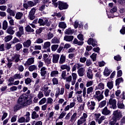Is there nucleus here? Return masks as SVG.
Instances as JSON below:
<instances>
[{"label": "nucleus", "mask_w": 125, "mask_h": 125, "mask_svg": "<svg viewBox=\"0 0 125 125\" xmlns=\"http://www.w3.org/2000/svg\"><path fill=\"white\" fill-rule=\"evenodd\" d=\"M106 119V117L105 116H102L98 121L97 123L99 124V125H101V124H102V122L104 120Z\"/></svg>", "instance_id": "nucleus-51"}, {"label": "nucleus", "mask_w": 125, "mask_h": 125, "mask_svg": "<svg viewBox=\"0 0 125 125\" xmlns=\"http://www.w3.org/2000/svg\"><path fill=\"white\" fill-rule=\"evenodd\" d=\"M25 31H26L27 33H33V32H35V30L31 28V26L29 25L25 27Z\"/></svg>", "instance_id": "nucleus-39"}, {"label": "nucleus", "mask_w": 125, "mask_h": 125, "mask_svg": "<svg viewBox=\"0 0 125 125\" xmlns=\"http://www.w3.org/2000/svg\"><path fill=\"white\" fill-rule=\"evenodd\" d=\"M51 43H54V44L60 43V41H59V39H58V38L56 37H54L53 39L51 40Z\"/></svg>", "instance_id": "nucleus-43"}, {"label": "nucleus", "mask_w": 125, "mask_h": 125, "mask_svg": "<svg viewBox=\"0 0 125 125\" xmlns=\"http://www.w3.org/2000/svg\"><path fill=\"white\" fill-rule=\"evenodd\" d=\"M18 123H26L25 117H20L18 119Z\"/></svg>", "instance_id": "nucleus-62"}, {"label": "nucleus", "mask_w": 125, "mask_h": 125, "mask_svg": "<svg viewBox=\"0 0 125 125\" xmlns=\"http://www.w3.org/2000/svg\"><path fill=\"white\" fill-rule=\"evenodd\" d=\"M73 33H74V30H72L71 28L66 29L65 32L66 35H72Z\"/></svg>", "instance_id": "nucleus-48"}, {"label": "nucleus", "mask_w": 125, "mask_h": 125, "mask_svg": "<svg viewBox=\"0 0 125 125\" xmlns=\"http://www.w3.org/2000/svg\"><path fill=\"white\" fill-rule=\"evenodd\" d=\"M73 43H74V44H77V45H83V42L79 41L78 39L75 38L73 41Z\"/></svg>", "instance_id": "nucleus-36"}, {"label": "nucleus", "mask_w": 125, "mask_h": 125, "mask_svg": "<svg viewBox=\"0 0 125 125\" xmlns=\"http://www.w3.org/2000/svg\"><path fill=\"white\" fill-rule=\"evenodd\" d=\"M35 62V58H30L27 60V61L25 62L24 64V66H30L32 64H34Z\"/></svg>", "instance_id": "nucleus-16"}, {"label": "nucleus", "mask_w": 125, "mask_h": 125, "mask_svg": "<svg viewBox=\"0 0 125 125\" xmlns=\"http://www.w3.org/2000/svg\"><path fill=\"white\" fill-rule=\"evenodd\" d=\"M6 12H7V13L9 14V15L10 16H13V17H14V16H15V13H16L15 10L12 9L6 10Z\"/></svg>", "instance_id": "nucleus-41"}, {"label": "nucleus", "mask_w": 125, "mask_h": 125, "mask_svg": "<svg viewBox=\"0 0 125 125\" xmlns=\"http://www.w3.org/2000/svg\"><path fill=\"white\" fill-rule=\"evenodd\" d=\"M65 92V89L63 87L60 88L57 87L56 88L55 91V97L56 98H58L59 97V95H63L64 94V92Z\"/></svg>", "instance_id": "nucleus-8"}, {"label": "nucleus", "mask_w": 125, "mask_h": 125, "mask_svg": "<svg viewBox=\"0 0 125 125\" xmlns=\"http://www.w3.org/2000/svg\"><path fill=\"white\" fill-rule=\"evenodd\" d=\"M93 92V87L90 86L87 88V94H90V93H92Z\"/></svg>", "instance_id": "nucleus-58"}, {"label": "nucleus", "mask_w": 125, "mask_h": 125, "mask_svg": "<svg viewBox=\"0 0 125 125\" xmlns=\"http://www.w3.org/2000/svg\"><path fill=\"white\" fill-rule=\"evenodd\" d=\"M8 27V23L6 21H4L2 23V29L3 30H6Z\"/></svg>", "instance_id": "nucleus-49"}, {"label": "nucleus", "mask_w": 125, "mask_h": 125, "mask_svg": "<svg viewBox=\"0 0 125 125\" xmlns=\"http://www.w3.org/2000/svg\"><path fill=\"white\" fill-rule=\"evenodd\" d=\"M101 116V114L100 113H95L94 114V118L96 122H98L99 120V118Z\"/></svg>", "instance_id": "nucleus-45"}, {"label": "nucleus", "mask_w": 125, "mask_h": 125, "mask_svg": "<svg viewBox=\"0 0 125 125\" xmlns=\"http://www.w3.org/2000/svg\"><path fill=\"white\" fill-rule=\"evenodd\" d=\"M117 107L119 109H125V105L120 101L118 102Z\"/></svg>", "instance_id": "nucleus-53"}, {"label": "nucleus", "mask_w": 125, "mask_h": 125, "mask_svg": "<svg viewBox=\"0 0 125 125\" xmlns=\"http://www.w3.org/2000/svg\"><path fill=\"white\" fill-rule=\"evenodd\" d=\"M59 28H61V29H66L67 28V24H66L65 22L62 21L59 22Z\"/></svg>", "instance_id": "nucleus-35"}, {"label": "nucleus", "mask_w": 125, "mask_h": 125, "mask_svg": "<svg viewBox=\"0 0 125 125\" xmlns=\"http://www.w3.org/2000/svg\"><path fill=\"white\" fill-rule=\"evenodd\" d=\"M106 104H107L106 100L101 102L99 104V108H103V107H105V106H106Z\"/></svg>", "instance_id": "nucleus-40"}, {"label": "nucleus", "mask_w": 125, "mask_h": 125, "mask_svg": "<svg viewBox=\"0 0 125 125\" xmlns=\"http://www.w3.org/2000/svg\"><path fill=\"white\" fill-rule=\"evenodd\" d=\"M60 57V55L58 54H53V58H52V62L53 63H58V61L59 60V58Z\"/></svg>", "instance_id": "nucleus-19"}, {"label": "nucleus", "mask_w": 125, "mask_h": 125, "mask_svg": "<svg viewBox=\"0 0 125 125\" xmlns=\"http://www.w3.org/2000/svg\"><path fill=\"white\" fill-rule=\"evenodd\" d=\"M87 77L90 80L93 79V73H92V70L90 69L87 70L86 72Z\"/></svg>", "instance_id": "nucleus-21"}, {"label": "nucleus", "mask_w": 125, "mask_h": 125, "mask_svg": "<svg viewBox=\"0 0 125 125\" xmlns=\"http://www.w3.org/2000/svg\"><path fill=\"white\" fill-rule=\"evenodd\" d=\"M48 86L45 85L42 88V90L43 91L44 95L46 97L49 96V94L51 92V90L48 89Z\"/></svg>", "instance_id": "nucleus-11"}, {"label": "nucleus", "mask_w": 125, "mask_h": 125, "mask_svg": "<svg viewBox=\"0 0 125 125\" xmlns=\"http://www.w3.org/2000/svg\"><path fill=\"white\" fill-rule=\"evenodd\" d=\"M18 102L21 104L22 105L27 106V105H30V101H29V98L28 96L25 94H23L21 96L18 100Z\"/></svg>", "instance_id": "nucleus-2"}, {"label": "nucleus", "mask_w": 125, "mask_h": 125, "mask_svg": "<svg viewBox=\"0 0 125 125\" xmlns=\"http://www.w3.org/2000/svg\"><path fill=\"white\" fill-rule=\"evenodd\" d=\"M111 73H112V71L108 69V67H106L104 71V77H109Z\"/></svg>", "instance_id": "nucleus-22"}, {"label": "nucleus", "mask_w": 125, "mask_h": 125, "mask_svg": "<svg viewBox=\"0 0 125 125\" xmlns=\"http://www.w3.org/2000/svg\"><path fill=\"white\" fill-rule=\"evenodd\" d=\"M114 97V95H111L110 99L108 101V104L110 105V107L112 109H116L117 108V101L115 99H112Z\"/></svg>", "instance_id": "nucleus-6"}, {"label": "nucleus", "mask_w": 125, "mask_h": 125, "mask_svg": "<svg viewBox=\"0 0 125 125\" xmlns=\"http://www.w3.org/2000/svg\"><path fill=\"white\" fill-rule=\"evenodd\" d=\"M12 44H15V43H17V42H20V40H19V39H18L17 38L15 37L12 41L11 42Z\"/></svg>", "instance_id": "nucleus-60"}, {"label": "nucleus", "mask_w": 125, "mask_h": 125, "mask_svg": "<svg viewBox=\"0 0 125 125\" xmlns=\"http://www.w3.org/2000/svg\"><path fill=\"white\" fill-rule=\"evenodd\" d=\"M12 38H13V36H12V35H8L5 37L4 41L6 42H10V41L12 40Z\"/></svg>", "instance_id": "nucleus-47"}, {"label": "nucleus", "mask_w": 125, "mask_h": 125, "mask_svg": "<svg viewBox=\"0 0 125 125\" xmlns=\"http://www.w3.org/2000/svg\"><path fill=\"white\" fill-rule=\"evenodd\" d=\"M59 8L60 9V10L67 9V8H68V4L62 1H59Z\"/></svg>", "instance_id": "nucleus-15"}, {"label": "nucleus", "mask_w": 125, "mask_h": 125, "mask_svg": "<svg viewBox=\"0 0 125 125\" xmlns=\"http://www.w3.org/2000/svg\"><path fill=\"white\" fill-rule=\"evenodd\" d=\"M23 17V13L19 12L16 14L15 18L17 20H20Z\"/></svg>", "instance_id": "nucleus-29"}, {"label": "nucleus", "mask_w": 125, "mask_h": 125, "mask_svg": "<svg viewBox=\"0 0 125 125\" xmlns=\"http://www.w3.org/2000/svg\"><path fill=\"white\" fill-rule=\"evenodd\" d=\"M104 92V90L102 91V92L97 90L95 92V94L93 96V98L95 100H97L98 102H100L101 100L104 99V95H103V93Z\"/></svg>", "instance_id": "nucleus-3"}, {"label": "nucleus", "mask_w": 125, "mask_h": 125, "mask_svg": "<svg viewBox=\"0 0 125 125\" xmlns=\"http://www.w3.org/2000/svg\"><path fill=\"white\" fill-rule=\"evenodd\" d=\"M59 74V72H58V71L53 70L51 72L50 76L52 78H53L54 77H57V76H58Z\"/></svg>", "instance_id": "nucleus-33"}, {"label": "nucleus", "mask_w": 125, "mask_h": 125, "mask_svg": "<svg viewBox=\"0 0 125 125\" xmlns=\"http://www.w3.org/2000/svg\"><path fill=\"white\" fill-rule=\"evenodd\" d=\"M46 104H50V105L52 104V103H53V99L51 98V97H49L47 98V100H46Z\"/></svg>", "instance_id": "nucleus-54"}, {"label": "nucleus", "mask_w": 125, "mask_h": 125, "mask_svg": "<svg viewBox=\"0 0 125 125\" xmlns=\"http://www.w3.org/2000/svg\"><path fill=\"white\" fill-rule=\"evenodd\" d=\"M86 105L88 110L92 112V111L95 110L96 103L93 101H89L86 103Z\"/></svg>", "instance_id": "nucleus-5"}, {"label": "nucleus", "mask_w": 125, "mask_h": 125, "mask_svg": "<svg viewBox=\"0 0 125 125\" xmlns=\"http://www.w3.org/2000/svg\"><path fill=\"white\" fill-rule=\"evenodd\" d=\"M77 112H75L71 116L70 119L69 120V122L71 123H75L76 121H77Z\"/></svg>", "instance_id": "nucleus-26"}, {"label": "nucleus", "mask_w": 125, "mask_h": 125, "mask_svg": "<svg viewBox=\"0 0 125 125\" xmlns=\"http://www.w3.org/2000/svg\"><path fill=\"white\" fill-rule=\"evenodd\" d=\"M93 83H94V82L93 81H89L87 82L86 83V87H89V86H92Z\"/></svg>", "instance_id": "nucleus-56"}, {"label": "nucleus", "mask_w": 125, "mask_h": 125, "mask_svg": "<svg viewBox=\"0 0 125 125\" xmlns=\"http://www.w3.org/2000/svg\"><path fill=\"white\" fill-rule=\"evenodd\" d=\"M105 88V84L102 83H99L96 86L95 90H103Z\"/></svg>", "instance_id": "nucleus-17"}, {"label": "nucleus", "mask_w": 125, "mask_h": 125, "mask_svg": "<svg viewBox=\"0 0 125 125\" xmlns=\"http://www.w3.org/2000/svg\"><path fill=\"white\" fill-rule=\"evenodd\" d=\"M87 43L88 44H91V45L94 47L97 45V41L95 40L92 39V38H90L87 41Z\"/></svg>", "instance_id": "nucleus-18"}, {"label": "nucleus", "mask_w": 125, "mask_h": 125, "mask_svg": "<svg viewBox=\"0 0 125 125\" xmlns=\"http://www.w3.org/2000/svg\"><path fill=\"white\" fill-rule=\"evenodd\" d=\"M66 74H67V72L66 70H63L62 72L61 77L62 80H64V81H67V80L69 81L70 79L73 78V76H72V74L71 75H69L66 77Z\"/></svg>", "instance_id": "nucleus-10"}, {"label": "nucleus", "mask_w": 125, "mask_h": 125, "mask_svg": "<svg viewBox=\"0 0 125 125\" xmlns=\"http://www.w3.org/2000/svg\"><path fill=\"white\" fill-rule=\"evenodd\" d=\"M7 33L9 35H13L15 33V31L13 30V27L9 26L7 29Z\"/></svg>", "instance_id": "nucleus-30"}, {"label": "nucleus", "mask_w": 125, "mask_h": 125, "mask_svg": "<svg viewBox=\"0 0 125 125\" xmlns=\"http://www.w3.org/2000/svg\"><path fill=\"white\" fill-rule=\"evenodd\" d=\"M87 114L84 113H83V116L80 117V119L77 121V125H81L84 124L86 122V118H87Z\"/></svg>", "instance_id": "nucleus-7"}, {"label": "nucleus", "mask_w": 125, "mask_h": 125, "mask_svg": "<svg viewBox=\"0 0 125 125\" xmlns=\"http://www.w3.org/2000/svg\"><path fill=\"white\" fill-rule=\"evenodd\" d=\"M35 13H36V8H33L29 12L28 18L30 20H34L35 18Z\"/></svg>", "instance_id": "nucleus-13"}, {"label": "nucleus", "mask_w": 125, "mask_h": 125, "mask_svg": "<svg viewBox=\"0 0 125 125\" xmlns=\"http://www.w3.org/2000/svg\"><path fill=\"white\" fill-rule=\"evenodd\" d=\"M14 78L15 80H20V79H22L23 78V75L21 74H16L14 75Z\"/></svg>", "instance_id": "nucleus-42"}, {"label": "nucleus", "mask_w": 125, "mask_h": 125, "mask_svg": "<svg viewBox=\"0 0 125 125\" xmlns=\"http://www.w3.org/2000/svg\"><path fill=\"white\" fill-rule=\"evenodd\" d=\"M61 69L62 70H66L67 72H70L71 70V67L68 64H63L61 66Z\"/></svg>", "instance_id": "nucleus-24"}, {"label": "nucleus", "mask_w": 125, "mask_h": 125, "mask_svg": "<svg viewBox=\"0 0 125 125\" xmlns=\"http://www.w3.org/2000/svg\"><path fill=\"white\" fill-rule=\"evenodd\" d=\"M116 123H117V119L114 117H112L109 122V125H116Z\"/></svg>", "instance_id": "nucleus-52"}, {"label": "nucleus", "mask_w": 125, "mask_h": 125, "mask_svg": "<svg viewBox=\"0 0 125 125\" xmlns=\"http://www.w3.org/2000/svg\"><path fill=\"white\" fill-rule=\"evenodd\" d=\"M38 23L40 24V26H47L49 27L51 24V22L49 21L46 18H43V19H39L38 21Z\"/></svg>", "instance_id": "nucleus-4"}, {"label": "nucleus", "mask_w": 125, "mask_h": 125, "mask_svg": "<svg viewBox=\"0 0 125 125\" xmlns=\"http://www.w3.org/2000/svg\"><path fill=\"white\" fill-rule=\"evenodd\" d=\"M21 56L19 54L15 53L12 56V58L10 61L12 62H14L15 63H17L20 61Z\"/></svg>", "instance_id": "nucleus-9"}, {"label": "nucleus", "mask_w": 125, "mask_h": 125, "mask_svg": "<svg viewBox=\"0 0 125 125\" xmlns=\"http://www.w3.org/2000/svg\"><path fill=\"white\" fill-rule=\"evenodd\" d=\"M97 55V54L96 53H93L92 55L90 56V58L93 60V62L96 61V56Z\"/></svg>", "instance_id": "nucleus-64"}, {"label": "nucleus", "mask_w": 125, "mask_h": 125, "mask_svg": "<svg viewBox=\"0 0 125 125\" xmlns=\"http://www.w3.org/2000/svg\"><path fill=\"white\" fill-rule=\"evenodd\" d=\"M41 74L42 77H44L46 75V68L43 67L41 69Z\"/></svg>", "instance_id": "nucleus-34"}, {"label": "nucleus", "mask_w": 125, "mask_h": 125, "mask_svg": "<svg viewBox=\"0 0 125 125\" xmlns=\"http://www.w3.org/2000/svg\"><path fill=\"white\" fill-rule=\"evenodd\" d=\"M59 45L58 44H54L52 45L51 47V50L52 51H56L58 48Z\"/></svg>", "instance_id": "nucleus-55"}, {"label": "nucleus", "mask_w": 125, "mask_h": 125, "mask_svg": "<svg viewBox=\"0 0 125 125\" xmlns=\"http://www.w3.org/2000/svg\"><path fill=\"white\" fill-rule=\"evenodd\" d=\"M66 114L67 113H66V112L62 111L58 117L59 120H61L62 119H63V118H64V117H65Z\"/></svg>", "instance_id": "nucleus-57"}, {"label": "nucleus", "mask_w": 125, "mask_h": 125, "mask_svg": "<svg viewBox=\"0 0 125 125\" xmlns=\"http://www.w3.org/2000/svg\"><path fill=\"white\" fill-rule=\"evenodd\" d=\"M71 75L72 78H70L69 81L65 80V87L66 89H70V83H71V85H75V83H76L78 75H77V73H72Z\"/></svg>", "instance_id": "nucleus-1"}, {"label": "nucleus", "mask_w": 125, "mask_h": 125, "mask_svg": "<svg viewBox=\"0 0 125 125\" xmlns=\"http://www.w3.org/2000/svg\"><path fill=\"white\" fill-rule=\"evenodd\" d=\"M15 48H16V50L17 51H19V50H20V49H21V48H22V44L19 43H17L15 46Z\"/></svg>", "instance_id": "nucleus-46"}, {"label": "nucleus", "mask_w": 125, "mask_h": 125, "mask_svg": "<svg viewBox=\"0 0 125 125\" xmlns=\"http://www.w3.org/2000/svg\"><path fill=\"white\" fill-rule=\"evenodd\" d=\"M54 37V35H53V33L51 32H49L47 34V39L48 40H51L52 38Z\"/></svg>", "instance_id": "nucleus-59"}, {"label": "nucleus", "mask_w": 125, "mask_h": 125, "mask_svg": "<svg viewBox=\"0 0 125 125\" xmlns=\"http://www.w3.org/2000/svg\"><path fill=\"white\" fill-rule=\"evenodd\" d=\"M74 40V36H66L64 37V40L66 42H72Z\"/></svg>", "instance_id": "nucleus-32"}, {"label": "nucleus", "mask_w": 125, "mask_h": 125, "mask_svg": "<svg viewBox=\"0 0 125 125\" xmlns=\"http://www.w3.org/2000/svg\"><path fill=\"white\" fill-rule=\"evenodd\" d=\"M84 72H85V70L83 67L79 68L77 71L79 77H83L84 76Z\"/></svg>", "instance_id": "nucleus-20"}, {"label": "nucleus", "mask_w": 125, "mask_h": 125, "mask_svg": "<svg viewBox=\"0 0 125 125\" xmlns=\"http://www.w3.org/2000/svg\"><path fill=\"white\" fill-rule=\"evenodd\" d=\"M106 86L108 87V89H112L114 87V82L109 81L107 83Z\"/></svg>", "instance_id": "nucleus-31"}, {"label": "nucleus", "mask_w": 125, "mask_h": 125, "mask_svg": "<svg viewBox=\"0 0 125 125\" xmlns=\"http://www.w3.org/2000/svg\"><path fill=\"white\" fill-rule=\"evenodd\" d=\"M42 42H43V39H42V38H38L37 39L35 42H34V43H42Z\"/></svg>", "instance_id": "nucleus-61"}, {"label": "nucleus", "mask_w": 125, "mask_h": 125, "mask_svg": "<svg viewBox=\"0 0 125 125\" xmlns=\"http://www.w3.org/2000/svg\"><path fill=\"white\" fill-rule=\"evenodd\" d=\"M30 114L29 112H26L25 115H24V118L25 120V123H29L30 120H31V118L30 117Z\"/></svg>", "instance_id": "nucleus-28"}, {"label": "nucleus", "mask_w": 125, "mask_h": 125, "mask_svg": "<svg viewBox=\"0 0 125 125\" xmlns=\"http://www.w3.org/2000/svg\"><path fill=\"white\" fill-rule=\"evenodd\" d=\"M22 107H24L21 104H20L19 102L15 105L14 107V111H18V110H20Z\"/></svg>", "instance_id": "nucleus-23"}, {"label": "nucleus", "mask_w": 125, "mask_h": 125, "mask_svg": "<svg viewBox=\"0 0 125 125\" xmlns=\"http://www.w3.org/2000/svg\"><path fill=\"white\" fill-rule=\"evenodd\" d=\"M66 62V56L62 55L60 58L59 64H64Z\"/></svg>", "instance_id": "nucleus-27"}, {"label": "nucleus", "mask_w": 125, "mask_h": 125, "mask_svg": "<svg viewBox=\"0 0 125 125\" xmlns=\"http://www.w3.org/2000/svg\"><path fill=\"white\" fill-rule=\"evenodd\" d=\"M38 69L37 65H32L29 66L28 70L30 72H33L34 71H36Z\"/></svg>", "instance_id": "nucleus-37"}, {"label": "nucleus", "mask_w": 125, "mask_h": 125, "mask_svg": "<svg viewBox=\"0 0 125 125\" xmlns=\"http://www.w3.org/2000/svg\"><path fill=\"white\" fill-rule=\"evenodd\" d=\"M113 116L112 117L116 119V120H118V119H121V118L123 117V115L120 110H115L113 111Z\"/></svg>", "instance_id": "nucleus-12"}, {"label": "nucleus", "mask_w": 125, "mask_h": 125, "mask_svg": "<svg viewBox=\"0 0 125 125\" xmlns=\"http://www.w3.org/2000/svg\"><path fill=\"white\" fill-rule=\"evenodd\" d=\"M124 82V79H123V78H120L117 79L116 80V85H119V84H120V83H123Z\"/></svg>", "instance_id": "nucleus-50"}, {"label": "nucleus", "mask_w": 125, "mask_h": 125, "mask_svg": "<svg viewBox=\"0 0 125 125\" xmlns=\"http://www.w3.org/2000/svg\"><path fill=\"white\" fill-rule=\"evenodd\" d=\"M32 44V41L30 40H27L26 41L23 42V45L24 47L29 48Z\"/></svg>", "instance_id": "nucleus-25"}, {"label": "nucleus", "mask_w": 125, "mask_h": 125, "mask_svg": "<svg viewBox=\"0 0 125 125\" xmlns=\"http://www.w3.org/2000/svg\"><path fill=\"white\" fill-rule=\"evenodd\" d=\"M101 112L104 116H109V115H111V110H109L107 106H105L104 108L102 109Z\"/></svg>", "instance_id": "nucleus-14"}, {"label": "nucleus", "mask_w": 125, "mask_h": 125, "mask_svg": "<svg viewBox=\"0 0 125 125\" xmlns=\"http://www.w3.org/2000/svg\"><path fill=\"white\" fill-rule=\"evenodd\" d=\"M39 114H37V112L36 111H33L32 113L31 114V119L35 120V119H37V118H39Z\"/></svg>", "instance_id": "nucleus-44"}, {"label": "nucleus", "mask_w": 125, "mask_h": 125, "mask_svg": "<svg viewBox=\"0 0 125 125\" xmlns=\"http://www.w3.org/2000/svg\"><path fill=\"white\" fill-rule=\"evenodd\" d=\"M50 45H51L50 42H47L44 43L43 48L44 49H47V48H49V47H50Z\"/></svg>", "instance_id": "nucleus-38"}, {"label": "nucleus", "mask_w": 125, "mask_h": 125, "mask_svg": "<svg viewBox=\"0 0 125 125\" xmlns=\"http://www.w3.org/2000/svg\"><path fill=\"white\" fill-rule=\"evenodd\" d=\"M16 90H17V86H12L10 88L9 90L8 91L9 92H10L16 91Z\"/></svg>", "instance_id": "nucleus-63"}]
</instances>
